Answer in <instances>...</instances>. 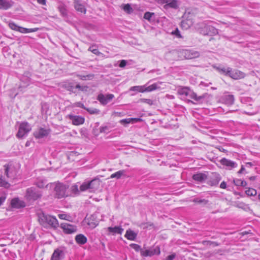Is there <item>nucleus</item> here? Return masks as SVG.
Here are the masks:
<instances>
[{
  "label": "nucleus",
  "instance_id": "58",
  "mask_svg": "<svg viewBox=\"0 0 260 260\" xmlns=\"http://www.w3.org/2000/svg\"><path fill=\"white\" fill-rule=\"evenodd\" d=\"M130 119L132 120V122H137L142 121V119L141 118H130Z\"/></svg>",
  "mask_w": 260,
  "mask_h": 260
},
{
  "label": "nucleus",
  "instance_id": "10",
  "mask_svg": "<svg viewBox=\"0 0 260 260\" xmlns=\"http://www.w3.org/2000/svg\"><path fill=\"white\" fill-rule=\"evenodd\" d=\"M60 228L63 230V232L67 234H71L77 231V226L68 223H61Z\"/></svg>",
  "mask_w": 260,
  "mask_h": 260
},
{
  "label": "nucleus",
  "instance_id": "18",
  "mask_svg": "<svg viewBox=\"0 0 260 260\" xmlns=\"http://www.w3.org/2000/svg\"><path fill=\"white\" fill-rule=\"evenodd\" d=\"M220 100L223 103L231 105L234 102V96L232 94H225L221 97Z\"/></svg>",
  "mask_w": 260,
  "mask_h": 260
},
{
  "label": "nucleus",
  "instance_id": "3",
  "mask_svg": "<svg viewBox=\"0 0 260 260\" xmlns=\"http://www.w3.org/2000/svg\"><path fill=\"white\" fill-rule=\"evenodd\" d=\"M25 197L28 201H35L42 197V191L35 187L28 188L26 190Z\"/></svg>",
  "mask_w": 260,
  "mask_h": 260
},
{
  "label": "nucleus",
  "instance_id": "23",
  "mask_svg": "<svg viewBox=\"0 0 260 260\" xmlns=\"http://www.w3.org/2000/svg\"><path fill=\"white\" fill-rule=\"evenodd\" d=\"M183 54L186 59H192L199 56V53L196 51H192L189 50L183 51Z\"/></svg>",
  "mask_w": 260,
  "mask_h": 260
},
{
  "label": "nucleus",
  "instance_id": "38",
  "mask_svg": "<svg viewBox=\"0 0 260 260\" xmlns=\"http://www.w3.org/2000/svg\"><path fill=\"white\" fill-rule=\"evenodd\" d=\"M193 202L194 203H198L199 204H204L206 205L208 203V201L205 199H201L198 198H194L193 200Z\"/></svg>",
  "mask_w": 260,
  "mask_h": 260
},
{
  "label": "nucleus",
  "instance_id": "37",
  "mask_svg": "<svg viewBox=\"0 0 260 260\" xmlns=\"http://www.w3.org/2000/svg\"><path fill=\"white\" fill-rule=\"evenodd\" d=\"M111 127L110 125H103L100 127V133H106L109 132Z\"/></svg>",
  "mask_w": 260,
  "mask_h": 260
},
{
  "label": "nucleus",
  "instance_id": "45",
  "mask_svg": "<svg viewBox=\"0 0 260 260\" xmlns=\"http://www.w3.org/2000/svg\"><path fill=\"white\" fill-rule=\"evenodd\" d=\"M10 186V184L2 179L1 176V187H4L6 188H8Z\"/></svg>",
  "mask_w": 260,
  "mask_h": 260
},
{
  "label": "nucleus",
  "instance_id": "36",
  "mask_svg": "<svg viewBox=\"0 0 260 260\" xmlns=\"http://www.w3.org/2000/svg\"><path fill=\"white\" fill-rule=\"evenodd\" d=\"M245 193L248 196H255L257 194L256 190L252 188H249L245 191Z\"/></svg>",
  "mask_w": 260,
  "mask_h": 260
},
{
  "label": "nucleus",
  "instance_id": "30",
  "mask_svg": "<svg viewBox=\"0 0 260 260\" xmlns=\"http://www.w3.org/2000/svg\"><path fill=\"white\" fill-rule=\"evenodd\" d=\"M75 239L76 243L79 245H84L87 241V238L81 234L76 235Z\"/></svg>",
  "mask_w": 260,
  "mask_h": 260
},
{
  "label": "nucleus",
  "instance_id": "52",
  "mask_svg": "<svg viewBox=\"0 0 260 260\" xmlns=\"http://www.w3.org/2000/svg\"><path fill=\"white\" fill-rule=\"evenodd\" d=\"M127 61L126 60H121L120 61V63L119 64V67L120 68H123L126 66L127 64Z\"/></svg>",
  "mask_w": 260,
  "mask_h": 260
},
{
  "label": "nucleus",
  "instance_id": "61",
  "mask_svg": "<svg viewBox=\"0 0 260 260\" xmlns=\"http://www.w3.org/2000/svg\"><path fill=\"white\" fill-rule=\"evenodd\" d=\"M67 215L65 214H60L58 215V217L61 219H67Z\"/></svg>",
  "mask_w": 260,
  "mask_h": 260
},
{
  "label": "nucleus",
  "instance_id": "15",
  "mask_svg": "<svg viewBox=\"0 0 260 260\" xmlns=\"http://www.w3.org/2000/svg\"><path fill=\"white\" fill-rule=\"evenodd\" d=\"M202 34L204 35L214 36L218 34V29L212 25L205 26Z\"/></svg>",
  "mask_w": 260,
  "mask_h": 260
},
{
  "label": "nucleus",
  "instance_id": "47",
  "mask_svg": "<svg viewBox=\"0 0 260 260\" xmlns=\"http://www.w3.org/2000/svg\"><path fill=\"white\" fill-rule=\"evenodd\" d=\"M76 88H77L78 89L83 91H87V89L88 88V87L87 86H81L80 84H77L76 85Z\"/></svg>",
  "mask_w": 260,
  "mask_h": 260
},
{
  "label": "nucleus",
  "instance_id": "13",
  "mask_svg": "<svg viewBox=\"0 0 260 260\" xmlns=\"http://www.w3.org/2000/svg\"><path fill=\"white\" fill-rule=\"evenodd\" d=\"M245 76V74L243 72L237 69L233 70L231 68L230 73H229L228 77L234 80H238L244 78Z\"/></svg>",
  "mask_w": 260,
  "mask_h": 260
},
{
  "label": "nucleus",
  "instance_id": "39",
  "mask_svg": "<svg viewBox=\"0 0 260 260\" xmlns=\"http://www.w3.org/2000/svg\"><path fill=\"white\" fill-rule=\"evenodd\" d=\"M86 110L90 114H99L100 113V110L96 108H87Z\"/></svg>",
  "mask_w": 260,
  "mask_h": 260
},
{
  "label": "nucleus",
  "instance_id": "56",
  "mask_svg": "<svg viewBox=\"0 0 260 260\" xmlns=\"http://www.w3.org/2000/svg\"><path fill=\"white\" fill-rule=\"evenodd\" d=\"M75 105H76V106H77L78 107L81 108L85 110H86V109L87 108L84 106V104L80 102L76 103Z\"/></svg>",
  "mask_w": 260,
  "mask_h": 260
},
{
  "label": "nucleus",
  "instance_id": "31",
  "mask_svg": "<svg viewBox=\"0 0 260 260\" xmlns=\"http://www.w3.org/2000/svg\"><path fill=\"white\" fill-rule=\"evenodd\" d=\"M126 171L125 170H121L117 172H116L115 173H113L111 175L110 178H116L117 179H120L121 177H126V175L125 174Z\"/></svg>",
  "mask_w": 260,
  "mask_h": 260
},
{
  "label": "nucleus",
  "instance_id": "62",
  "mask_svg": "<svg viewBox=\"0 0 260 260\" xmlns=\"http://www.w3.org/2000/svg\"><path fill=\"white\" fill-rule=\"evenodd\" d=\"M220 187L222 189H225L226 188V183L225 181H222L220 185Z\"/></svg>",
  "mask_w": 260,
  "mask_h": 260
},
{
  "label": "nucleus",
  "instance_id": "33",
  "mask_svg": "<svg viewBox=\"0 0 260 260\" xmlns=\"http://www.w3.org/2000/svg\"><path fill=\"white\" fill-rule=\"evenodd\" d=\"M193 23L191 20L186 19L182 20L181 22V26L185 29L189 28L192 25Z\"/></svg>",
  "mask_w": 260,
  "mask_h": 260
},
{
  "label": "nucleus",
  "instance_id": "14",
  "mask_svg": "<svg viewBox=\"0 0 260 260\" xmlns=\"http://www.w3.org/2000/svg\"><path fill=\"white\" fill-rule=\"evenodd\" d=\"M221 179V177L220 174L216 172L212 173L208 182V184L210 186H216L218 184Z\"/></svg>",
  "mask_w": 260,
  "mask_h": 260
},
{
  "label": "nucleus",
  "instance_id": "64",
  "mask_svg": "<svg viewBox=\"0 0 260 260\" xmlns=\"http://www.w3.org/2000/svg\"><path fill=\"white\" fill-rule=\"evenodd\" d=\"M245 171V169L244 166H242L240 170L238 172V174H242Z\"/></svg>",
  "mask_w": 260,
  "mask_h": 260
},
{
  "label": "nucleus",
  "instance_id": "5",
  "mask_svg": "<svg viewBox=\"0 0 260 260\" xmlns=\"http://www.w3.org/2000/svg\"><path fill=\"white\" fill-rule=\"evenodd\" d=\"M193 99L195 102L188 100L189 103H191L194 104H202L208 102L210 98V94L208 93H204L201 95H198L197 94L192 91L190 98Z\"/></svg>",
  "mask_w": 260,
  "mask_h": 260
},
{
  "label": "nucleus",
  "instance_id": "53",
  "mask_svg": "<svg viewBox=\"0 0 260 260\" xmlns=\"http://www.w3.org/2000/svg\"><path fill=\"white\" fill-rule=\"evenodd\" d=\"M151 250H152V252L154 253V254L158 255L160 254V249L158 247H156L153 249H151Z\"/></svg>",
  "mask_w": 260,
  "mask_h": 260
},
{
  "label": "nucleus",
  "instance_id": "34",
  "mask_svg": "<svg viewBox=\"0 0 260 260\" xmlns=\"http://www.w3.org/2000/svg\"><path fill=\"white\" fill-rule=\"evenodd\" d=\"M39 29L38 28H26L23 27H19V32L23 34L36 32Z\"/></svg>",
  "mask_w": 260,
  "mask_h": 260
},
{
  "label": "nucleus",
  "instance_id": "60",
  "mask_svg": "<svg viewBox=\"0 0 260 260\" xmlns=\"http://www.w3.org/2000/svg\"><path fill=\"white\" fill-rule=\"evenodd\" d=\"M6 194L3 193V191L1 190V204H2V202H4L6 199Z\"/></svg>",
  "mask_w": 260,
  "mask_h": 260
},
{
  "label": "nucleus",
  "instance_id": "22",
  "mask_svg": "<svg viewBox=\"0 0 260 260\" xmlns=\"http://www.w3.org/2000/svg\"><path fill=\"white\" fill-rule=\"evenodd\" d=\"M192 179L194 181L199 182H204L208 178L207 175L202 173H198L192 176Z\"/></svg>",
  "mask_w": 260,
  "mask_h": 260
},
{
  "label": "nucleus",
  "instance_id": "57",
  "mask_svg": "<svg viewBox=\"0 0 260 260\" xmlns=\"http://www.w3.org/2000/svg\"><path fill=\"white\" fill-rule=\"evenodd\" d=\"M176 257V254L173 253L171 255H168L166 258L165 260H174V259Z\"/></svg>",
  "mask_w": 260,
  "mask_h": 260
},
{
  "label": "nucleus",
  "instance_id": "12",
  "mask_svg": "<svg viewBox=\"0 0 260 260\" xmlns=\"http://www.w3.org/2000/svg\"><path fill=\"white\" fill-rule=\"evenodd\" d=\"M50 129H45L42 127L39 128L34 133L35 137L37 139H42L47 137L50 133Z\"/></svg>",
  "mask_w": 260,
  "mask_h": 260
},
{
  "label": "nucleus",
  "instance_id": "41",
  "mask_svg": "<svg viewBox=\"0 0 260 260\" xmlns=\"http://www.w3.org/2000/svg\"><path fill=\"white\" fill-rule=\"evenodd\" d=\"M155 14L149 12H147L144 14V18L150 21L152 16H154Z\"/></svg>",
  "mask_w": 260,
  "mask_h": 260
},
{
  "label": "nucleus",
  "instance_id": "59",
  "mask_svg": "<svg viewBox=\"0 0 260 260\" xmlns=\"http://www.w3.org/2000/svg\"><path fill=\"white\" fill-rule=\"evenodd\" d=\"M77 89V88H76V85L75 86H71L70 87V88L69 89V90L72 91L73 93H75L76 92Z\"/></svg>",
  "mask_w": 260,
  "mask_h": 260
},
{
  "label": "nucleus",
  "instance_id": "4",
  "mask_svg": "<svg viewBox=\"0 0 260 260\" xmlns=\"http://www.w3.org/2000/svg\"><path fill=\"white\" fill-rule=\"evenodd\" d=\"M69 188V186L62 183L57 182L55 183V185L54 188V196L55 198L58 199H61L65 198L68 196L67 192V189Z\"/></svg>",
  "mask_w": 260,
  "mask_h": 260
},
{
  "label": "nucleus",
  "instance_id": "2",
  "mask_svg": "<svg viewBox=\"0 0 260 260\" xmlns=\"http://www.w3.org/2000/svg\"><path fill=\"white\" fill-rule=\"evenodd\" d=\"M100 179L94 178L90 181L84 182L80 186V190L81 191L88 190L90 192H94L100 188Z\"/></svg>",
  "mask_w": 260,
  "mask_h": 260
},
{
  "label": "nucleus",
  "instance_id": "40",
  "mask_svg": "<svg viewBox=\"0 0 260 260\" xmlns=\"http://www.w3.org/2000/svg\"><path fill=\"white\" fill-rule=\"evenodd\" d=\"M142 255L144 256H152L154 255V253L152 252V250L151 249H148L145 250H141V251Z\"/></svg>",
  "mask_w": 260,
  "mask_h": 260
},
{
  "label": "nucleus",
  "instance_id": "16",
  "mask_svg": "<svg viewBox=\"0 0 260 260\" xmlns=\"http://www.w3.org/2000/svg\"><path fill=\"white\" fill-rule=\"evenodd\" d=\"M11 207L13 208L20 209L25 207V203L18 198H15L11 200Z\"/></svg>",
  "mask_w": 260,
  "mask_h": 260
},
{
  "label": "nucleus",
  "instance_id": "27",
  "mask_svg": "<svg viewBox=\"0 0 260 260\" xmlns=\"http://www.w3.org/2000/svg\"><path fill=\"white\" fill-rule=\"evenodd\" d=\"M14 4L12 0H1V9L8 10L11 8Z\"/></svg>",
  "mask_w": 260,
  "mask_h": 260
},
{
  "label": "nucleus",
  "instance_id": "28",
  "mask_svg": "<svg viewBox=\"0 0 260 260\" xmlns=\"http://www.w3.org/2000/svg\"><path fill=\"white\" fill-rule=\"evenodd\" d=\"M124 236L128 240L134 241L137 238V233H135L131 229H128L127 230H126Z\"/></svg>",
  "mask_w": 260,
  "mask_h": 260
},
{
  "label": "nucleus",
  "instance_id": "8",
  "mask_svg": "<svg viewBox=\"0 0 260 260\" xmlns=\"http://www.w3.org/2000/svg\"><path fill=\"white\" fill-rule=\"evenodd\" d=\"M158 88V85L156 84H153L147 87L145 86H135L131 87L130 90L137 91L141 92H150Z\"/></svg>",
  "mask_w": 260,
  "mask_h": 260
},
{
  "label": "nucleus",
  "instance_id": "11",
  "mask_svg": "<svg viewBox=\"0 0 260 260\" xmlns=\"http://www.w3.org/2000/svg\"><path fill=\"white\" fill-rule=\"evenodd\" d=\"M67 117L72 121V123L75 125H79L82 124L85 122L84 117L73 114H69Z\"/></svg>",
  "mask_w": 260,
  "mask_h": 260
},
{
  "label": "nucleus",
  "instance_id": "46",
  "mask_svg": "<svg viewBox=\"0 0 260 260\" xmlns=\"http://www.w3.org/2000/svg\"><path fill=\"white\" fill-rule=\"evenodd\" d=\"M203 243L205 244V243L207 245H212L213 247H216L219 246V244L216 242L210 241H205L203 242Z\"/></svg>",
  "mask_w": 260,
  "mask_h": 260
},
{
  "label": "nucleus",
  "instance_id": "32",
  "mask_svg": "<svg viewBox=\"0 0 260 260\" xmlns=\"http://www.w3.org/2000/svg\"><path fill=\"white\" fill-rule=\"evenodd\" d=\"M123 229L118 226H115V227L110 226L108 228V231L113 234H119L121 235L123 233Z\"/></svg>",
  "mask_w": 260,
  "mask_h": 260
},
{
  "label": "nucleus",
  "instance_id": "63",
  "mask_svg": "<svg viewBox=\"0 0 260 260\" xmlns=\"http://www.w3.org/2000/svg\"><path fill=\"white\" fill-rule=\"evenodd\" d=\"M37 2L41 5H46V0H37Z\"/></svg>",
  "mask_w": 260,
  "mask_h": 260
},
{
  "label": "nucleus",
  "instance_id": "17",
  "mask_svg": "<svg viewBox=\"0 0 260 260\" xmlns=\"http://www.w3.org/2000/svg\"><path fill=\"white\" fill-rule=\"evenodd\" d=\"M64 257L63 251L61 248H57L54 250L51 260H62Z\"/></svg>",
  "mask_w": 260,
  "mask_h": 260
},
{
  "label": "nucleus",
  "instance_id": "7",
  "mask_svg": "<svg viewBox=\"0 0 260 260\" xmlns=\"http://www.w3.org/2000/svg\"><path fill=\"white\" fill-rule=\"evenodd\" d=\"M159 3L165 4L163 8L165 10L173 9L177 10L179 8L180 2L178 0H157Z\"/></svg>",
  "mask_w": 260,
  "mask_h": 260
},
{
  "label": "nucleus",
  "instance_id": "24",
  "mask_svg": "<svg viewBox=\"0 0 260 260\" xmlns=\"http://www.w3.org/2000/svg\"><path fill=\"white\" fill-rule=\"evenodd\" d=\"M213 68L215 69L220 74L224 75L226 76H229V73H230L231 68L225 67L223 66H213Z\"/></svg>",
  "mask_w": 260,
  "mask_h": 260
},
{
  "label": "nucleus",
  "instance_id": "9",
  "mask_svg": "<svg viewBox=\"0 0 260 260\" xmlns=\"http://www.w3.org/2000/svg\"><path fill=\"white\" fill-rule=\"evenodd\" d=\"M114 98L113 94H107L104 95L103 93H100L97 96V100L103 105H107L109 102L112 100Z\"/></svg>",
  "mask_w": 260,
  "mask_h": 260
},
{
  "label": "nucleus",
  "instance_id": "50",
  "mask_svg": "<svg viewBox=\"0 0 260 260\" xmlns=\"http://www.w3.org/2000/svg\"><path fill=\"white\" fill-rule=\"evenodd\" d=\"M173 35H175L178 38H182V37L180 34V31L179 30L178 28H176L175 30H174L172 33Z\"/></svg>",
  "mask_w": 260,
  "mask_h": 260
},
{
  "label": "nucleus",
  "instance_id": "55",
  "mask_svg": "<svg viewBox=\"0 0 260 260\" xmlns=\"http://www.w3.org/2000/svg\"><path fill=\"white\" fill-rule=\"evenodd\" d=\"M241 180L239 179H235L233 180V183L236 186H240Z\"/></svg>",
  "mask_w": 260,
  "mask_h": 260
},
{
  "label": "nucleus",
  "instance_id": "19",
  "mask_svg": "<svg viewBox=\"0 0 260 260\" xmlns=\"http://www.w3.org/2000/svg\"><path fill=\"white\" fill-rule=\"evenodd\" d=\"M192 90L187 87H181L178 88V93L184 97L188 96L190 98Z\"/></svg>",
  "mask_w": 260,
  "mask_h": 260
},
{
  "label": "nucleus",
  "instance_id": "29",
  "mask_svg": "<svg viewBox=\"0 0 260 260\" xmlns=\"http://www.w3.org/2000/svg\"><path fill=\"white\" fill-rule=\"evenodd\" d=\"M57 9L60 13V15L63 17H67L68 16V10L66 6L63 4L60 3L58 6Z\"/></svg>",
  "mask_w": 260,
  "mask_h": 260
},
{
  "label": "nucleus",
  "instance_id": "43",
  "mask_svg": "<svg viewBox=\"0 0 260 260\" xmlns=\"http://www.w3.org/2000/svg\"><path fill=\"white\" fill-rule=\"evenodd\" d=\"M9 26L10 28H11L12 29L16 30L19 32V26L17 25L15 23L12 22H10L9 23Z\"/></svg>",
  "mask_w": 260,
  "mask_h": 260
},
{
  "label": "nucleus",
  "instance_id": "25",
  "mask_svg": "<svg viewBox=\"0 0 260 260\" xmlns=\"http://www.w3.org/2000/svg\"><path fill=\"white\" fill-rule=\"evenodd\" d=\"M220 162L222 165L229 167L231 169L236 168L237 166L236 162L225 158H222Z\"/></svg>",
  "mask_w": 260,
  "mask_h": 260
},
{
  "label": "nucleus",
  "instance_id": "54",
  "mask_svg": "<svg viewBox=\"0 0 260 260\" xmlns=\"http://www.w3.org/2000/svg\"><path fill=\"white\" fill-rule=\"evenodd\" d=\"M142 102L148 104L149 105H152L153 104V101L151 99H142L141 100Z\"/></svg>",
  "mask_w": 260,
  "mask_h": 260
},
{
  "label": "nucleus",
  "instance_id": "48",
  "mask_svg": "<svg viewBox=\"0 0 260 260\" xmlns=\"http://www.w3.org/2000/svg\"><path fill=\"white\" fill-rule=\"evenodd\" d=\"M132 122V120L130 119V118H126V119H121L120 120V123L121 124H123L125 126H126V124H128Z\"/></svg>",
  "mask_w": 260,
  "mask_h": 260
},
{
  "label": "nucleus",
  "instance_id": "35",
  "mask_svg": "<svg viewBox=\"0 0 260 260\" xmlns=\"http://www.w3.org/2000/svg\"><path fill=\"white\" fill-rule=\"evenodd\" d=\"M121 8L127 14H131L133 12V9L129 4H123L121 6Z\"/></svg>",
  "mask_w": 260,
  "mask_h": 260
},
{
  "label": "nucleus",
  "instance_id": "51",
  "mask_svg": "<svg viewBox=\"0 0 260 260\" xmlns=\"http://www.w3.org/2000/svg\"><path fill=\"white\" fill-rule=\"evenodd\" d=\"M79 153L77 151H71L69 154L68 157L69 159L73 158L74 156H77Z\"/></svg>",
  "mask_w": 260,
  "mask_h": 260
},
{
  "label": "nucleus",
  "instance_id": "42",
  "mask_svg": "<svg viewBox=\"0 0 260 260\" xmlns=\"http://www.w3.org/2000/svg\"><path fill=\"white\" fill-rule=\"evenodd\" d=\"M94 47H95V45H92L91 46L89 47V48L88 49V50L92 52L95 55H99L101 53L97 48H94Z\"/></svg>",
  "mask_w": 260,
  "mask_h": 260
},
{
  "label": "nucleus",
  "instance_id": "6",
  "mask_svg": "<svg viewBox=\"0 0 260 260\" xmlns=\"http://www.w3.org/2000/svg\"><path fill=\"white\" fill-rule=\"evenodd\" d=\"M31 129V126L27 122H22L19 125L16 137L19 139H22L27 135Z\"/></svg>",
  "mask_w": 260,
  "mask_h": 260
},
{
  "label": "nucleus",
  "instance_id": "20",
  "mask_svg": "<svg viewBox=\"0 0 260 260\" xmlns=\"http://www.w3.org/2000/svg\"><path fill=\"white\" fill-rule=\"evenodd\" d=\"M74 8L78 12L86 13V9L84 5L82 3L81 0H75L74 1Z\"/></svg>",
  "mask_w": 260,
  "mask_h": 260
},
{
  "label": "nucleus",
  "instance_id": "1",
  "mask_svg": "<svg viewBox=\"0 0 260 260\" xmlns=\"http://www.w3.org/2000/svg\"><path fill=\"white\" fill-rule=\"evenodd\" d=\"M38 217L39 223L45 228L51 227L56 229L58 226V220L54 216L42 212L38 214Z\"/></svg>",
  "mask_w": 260,
  "mask_h": 260
},
{
  "label": "nucleus",
  "instance_id": "44",
  "mask_svg": "<svg viewBox=\"0 0 260 260\" xmlns=\"http://www.w3.org/2000/svg\"><path fill=\"white\" fill-rule=\"evenodd\" d=\"M130 247L131 248H132L133 249H134L136 251H141V246L138 245V244H135V243H132V244H131L129 245Z\"/></svg>",
  "mask_w": 260,
  "mask_h": 260
},
{
  "label": "nucleus",
  "instance_id": "26",
  "mask_svg": "<svg viewBox=\"0 0 260 260\" xmlns=\"http://www.w3.org/2000/svg\"><path fill=\"white\" fill-rule=\"evenodd\" d=\"M4 174L8 178H13V167L11 165H6L4 166Z\"/></svg>",
  "mask_w": 260,
  "mask_h": 260
},
{
  "label": "nucleus",
  "instance_id": "21",
  "mask_svg": "<svg viewBox=\"0 0 260 260\" xmlns=\"http://www.w3.org/2000/svg\"><path fill=\"white\" fill-rule=\"evenodd\" d=\"M34 184L36 185L39 188H44L45 187H47L48 186L47 180L43 178H37Z\"/></svg>",
  "mask_w": 260,
  "mask_h": 260
},
{
  "label": "nucleus",
  "instance_id": "49",
  "mask_svg": "<svg viewBox=\"0 0 260 260\" xmlns=\"http://www.w3.org/2000/svg\"><path fill=\"white\" fill-rule=\"evenodd\" d=\"M72 191L73 192H74L75 194H79V190L78 189V186L77 185H74L71 187Z\"/></svg>",
  "mask_w": 260,
  "mask_h": 260
}]
</instances>
